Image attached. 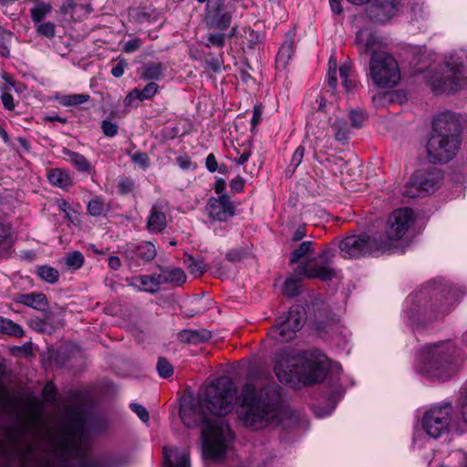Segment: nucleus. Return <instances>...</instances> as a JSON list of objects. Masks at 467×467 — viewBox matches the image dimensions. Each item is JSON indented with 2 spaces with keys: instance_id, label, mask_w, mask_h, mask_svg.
I'll return each mask as SVG.
<instances>
[{
  "instance_id": "1",
  "label": "nucleus",
  "mask_w": 467,
  "mask_h": 467,
  "mask_svg": "<svg viewBox=\"0 0 467 467\" xmlns=\"http://www.w3.org/2000/svg\"><path fill=\"white\" fill-rule=\"evenodd\" d=\"M235 389L232 379L222 377L207 386L202 399L184 402L180 417L189 428L201 426L202 455L218 462L224 458L233 433L223 418L234 409Z\"/></svg>"
},
{
  "instance_id": "2",
  "label": "nucleus",
  "mask_w": 467,
  "mask_h": 467,
  "mask_svg": "<svg viewBox=\"0 0 467 467\" xmlns=\"http://www.w3.org/2000/svg\"><path fill=\"white\" fill-rule=\"evenodd\" d=\"M88 448V431L82 417L73 415L53 451L37 441L7 449L0 446V467H69L70 458H84Z\"/></svg>"
},
{
  "instance_id": "3",
  "label": "nucleus",
  "mask_w": 467,
  "mask_h": 467,
  "mask_svg": "<svg viewBox=\"0 0 467 467\" xmlns=\"http://www.w3.org/2000/svg\"><path fill=\"white\" fill-rule=\"evenodd\" d=\"M241 403L237 409L239 420L248 428L261 430L269 426L290 428L296 423L295 415L282 405L280 389L268 384L257 389L246 383L241 392Z\"/></svg>"
},
{
  "instance_id": "4",
  "label": "nucleus",
  "mask_w": 467,
  "mask_h": 467,
  "mask_svg": "<svg viewBox=\"0 0 467 467\" xmlns=\"http://www.w3.org/2000/svg\"><path fill=\"white\" fill-rule=\"evenodd\" d=\"M435 94H452L464 88L467 79V50L459 49L445 57L435 71L424 76Z\"/></svg>"
},
{
  "instance_id": "5",
  "label": "nucleus",
  "mask_w": 467,
  "mask_h": 467,
  "mask_svg": "<svg viewBox=\"0 0 467 467\" xmlns=\"http://www.w3.org/2000/svg\"><path fill=\"white\" fill-rule=\"evenodd\" d=\"M419 359L428 377L447 380L457 373L462 364L460 349L450 340L424 347Z\"/></svg>"
},
{
  "instance_id": "6",
  "label": "nucleus",
  "mask_w": 467,
  "mask_h": 467,
  "mask_svg": "<svg viewBox=\"0 0 467 467\" xmlns=\"http://www.w3.org/2000/svg\"><path fill=\"white\" fill-rule=\"evenodd\" d=\"M449 289L428 284L410 296L407 314L412 324L421 325L437 319L448 312L452 298Z\"/></svg>"
},
{
  "instance_id": "7",
  "label": "nucleus",
  "mask_w": 467,
  "mask_h": 467,
  "mask_svg": "<svg viewBox=\"0 0 467 467\" xmlns=\"http://www.w3.org/2000/svg\"><path fill=\"white\" fill-rule=\"evenodd\" d=\"M275 372L280 382L298 381L306 386L319 383L327 374L325 357L304 353L296 358L279 359Z\"/></svg>"
},
{
  "instance_id": "8",
  "label": "nucleus",
  "mask_w": 467,
  "mask_h": 467,
  "mask_svg": "<svg viewBox=\"0 0 467 467\" xmlns=\"http://www.w3.org/2000/svg\"><path fill=\"white\" fill-rule=\"evenodd\" d=\"M336 251L333 248L324 249L317 257L306 263L300 264L295 270V275L288 277L283 287V294L287 297H294L299 294L300 276L317 278L321 281H331L336 277V271L332 267Z\"/></svg>"
},
{
  "instance_id": "9",
  "label": "nucleus",
  "mask_w": 467,
  "mask_h": 467,
  "mask_svg": "<svg viewBox=\"0 0 467 467\" xmlns=\"http://www.w3.org/2000/svg\"><path fill=\"white\" fill-rule=\"evenodd\" d=\"M337 246L341 256L346 259L389 252V242H381V234L379 233L351 234L339 241Z\"/></svg>"
},
{
  "instance_id": "10",
  "label": "nucleus",
  "mask_w": 467,
  "mask_h": 467,
  "mask_svg": "<svg viewBox=\"0 0 467 467\" xmlns=\"http://www.w3.org/2000/svg\"><path fill=\"white\" fill-rule=\"evenodd\" d=\"M306 321V312L302 306L290 307L287 313L279 316L275 324L270 328L268 337L277 343L293 340Z\"/></svg>"
},
{
  "instance_id": "11",
  "label": "nucleus",
  "mask_w": 467,
  "mask_h": 467,
  "mask_svg": "<svg viewBox=\"0 0 467 467\" xmlns=\"http://www.w3.org/2000/svg\"><path fill=\"white\" fill-rule=\"evenodd\" d=\"M369 76L379 88L395 87L400 80L398 63L388 52L376 53L370 57Z\"/></svg>"
},
{
  "instance_id": "12",
  "label": "nucleus",
  "mask_w": 467,
  "mask_h": 467,
  "mask_svg": "<svg viewBox=\"0 0 467 467\" xmlns=\"http://www.w3.org/2000/svg\"><path fill=\"white\" fill-rule=\"evenodd\" d=\"M460 138L455 135L432 133L427 142L428 159L432 163H446L457 154Z\"/></svg>"
},
{
  "instance_id": "13",
  "label": "nucleus",
  "mask_w": 467,
  "mask_h": 467,
  "mask_svg": "<svg viewBox=\"0 0 467 467\" xmlns=\"http://www.w3.org/2000/svg\"><path fill=\"white\" fill-rule=\"evenodd\" d=\"M451 413L452 407L450 404L431 408L422 417L423 430L434 439L442 436L449 431Z\"/></svg>"
},
{
  "instance_id": "14",
  "label": "nucleus",
  "mask_w": 467,
  "mask_h": 467,
  "mask_svg": "<svg viewBox=\"0 0 467 467\" xmlns=\"http://www.w3.org/2000/svg\"><path fill=\"white\" fill-rule=\"evenodd\" d=\"M412 222V210L400 208L395 210L389 217L385 234H381V242H389V251L393 242L401 239L409 230Z\"/></svg>"
},
{
  "instance_id": "15",
  "label": "nucleus",
  "mask_w": 467,
  "mask_h": 467,
  "mask_svg": "<svg viewBox=\"0 0 467 467\" xmlns=\"http://www.w3.org/2000/svg\"><path fill=\"white\" fill-rule=\"evenodd\" d=\"M123 255L130 268L139 267L150 261L157 255L155 245L150 242H141L138 244H128Z\"/></svg>"
},
{
  "instance_id": "16",
  "label": "nucleus",
  "mask_w": 467,
  "mask_h": 467,
  "mask_svg": "<svg viewBox=\"0 0 467 467\" xmlns=\"http://www.w3.org/2000/svg\"><path fill=\"white\" fill-rule=\"evenodd\" d=\"M461 122L456 113L445 110L439 113L432 120V133L455 135L460 137Z\"/></svg>"
},
{
  "instance_id": "17",
  "label": "nucleus",
  "mask_w": 467,
  "mask_h": 467,
  "mask_svg": "<svg viewBox=\"0 0 467 467\" xmlns=\"http://www.w3.org/2000/svg\"><path fill=\"white\" fill-rule=\"evenodd\" d=\"M355 43L361 56L376 53H385L382 40L370 29L364 28L356 35Z\"/></svg>"
},
{
  "instance_id": "18",
  "label": "nucleus",
  "mask_w": 467,
  "mask_h": 467,
  "mask_svg": "<svg viewBox=\"0 0 467 467\" xmlns=\"http://www.w3.org/2000/svg\"><path fill=\"white\" fill-rule=\"evenodd\" d=\"M441 179L439 169L431 168L426 171H417L411 179V186L420 192H432Z\"/></svg>"
},
{
  "instance_id": "19",
  "label": "nucleus",
  "mask_w": 467,
  "mask_h": 467,
  "mask_svg": "<svg viewBox=\"0 0 467 467\" xmlns=\"http://www.w3.org/2000/svg\"><path fill=\"white\" fill-rule=\"evenodd\" d=\"M207 210L210 218L224 222L234 214V206L227 194L209 200Z\"/></svg>"
},
{
  "instance_id": "20",
  "label": "nucleus",
  "mask_w": 467,
  "mask_h": 467,
  "mask_svg": "<svg viewBox=\"0 0 467 467\" xmlns=\"http://www.w3.org/2000/svg\"><path fill=\"white\" fill-rule=\"evenodd\" d=\"M399 3L400 0H374L368 7V16L375 22L384 23L396 14Z\"/></svg>"
},
{
  "instance_id": "21",
  "label": "nucleus",
  "mask_w": 467,
  "mask_h": 467,
  "mask_svg": "<svg viewBox=\"0 0 467 467\" xmlns=\"http://www.w3.org/2000/svg\"><path fill=\"white\" fill-rule=\"evenodd\" d=\"M160 274H158V280L160 285H174L181 286L186 282V275L184 271L179 267L174 266H162L158 265Z\"/></svg>"
},
{
  "instance_id": "22",
  "label": "nucleus",
  "mask_w": 467,
  "mask_h": 467,
  "mask_svg": "<svg viewBox=\"0 0 467 467\" xmlns=\"http://www.w3.org/2000/svg\"><path fill=\"white\" fill-rule=\"evenodd\" d=\"M164 467H190V457L186 450L163 447Z\"/></svg>"
},
{
  "instance_id": "23",
  "label": "nucleus",
  "mask_w": 467,
  "mask_h": 467,
  "mask_svg": "<svg viewBox=\"0 0 467 467\" xmlns=\"http://www.w3.org/2000/svg\"><path fill=\"white\" fill-rule=\"evenodd\" d=\"M129 285L139 291H144L150 294L159 292L161 285L158 280V275H143L130 279H127Z\"/></svg>"
},
{
  "instance_id": "24",
  "label": "nucleus",
  "mask_w": 467,
  "mask_h": 467,
  "mask_svg": "<svg viewBox=\"0 0 467 467\" xmlns=\"http://www.w3.org/2000/svg\"><path fill=\"white\" fill-rule=\"evenodd\" d=\"M211 337V332L204 328L183 329L177 335V338L181 343L193 345L207 342Z\"/></svg>"
},
{
  "instance_id": "25",
  "label": "nucleus",
  "mask_w": 467,
  "mask_h": 467,
  "mask_svg": "<svg viewBox=\"0 0 467 467\" xmlns=\"http://www.w3.org/2000/svg\"><path fill=\"white\" fill-rule=\"evenodd\" d=\"M15 301L39 311H44L48 305L47 296L43 293L36 292L19 294Z\"/></svg>"
},
{
  "instance_id": "26",
  "label": "nucleus",
  "mask_w": 467,
  "mask_h": 467,
  "mask_svg": "<svg viewBox=\"0 0 467 467\" xmlns=\"http://www.w3.org/2000/svg\"><path fill=\"white\" fill-rule=\"evenodd\" d=\"M158 84L153 81L148 83L142 89L134 88L127 95L124 100L125 105H130L135 99H140L141 101L150 99L155 96V94L158 91Z\"/></svg>"
},
{
  "instance_id": "27",
  "label": "nucleus",
  "mask_w": 467,
  "mask_h": 467,
  "mask_svg": "<svg viewBox=\"0 0 467 467\" xmlns=\"http://www.w3.org/2000/svg\"><path fill=\"white\" fill-rule=\"evenodd\" d=\"M166 224L165 213L159 205H153L148 219L149 231L151 233H161L166 227Z\"/></svg>"
},
{
  "instance_id": "28",
  "label": "nucleus",
  "mask_w": 467,
  "mask_h": 467,
  "mask_svg": "<svg viewBox=\"0 0 467 467\" xmlns=\"http://www.w3.org/2000/svg\"><path fill=\"white\" fill-rule=\"evenodd\" d=\"M166 69L164 64L161 62H148L140 68V78L143 80L157 81L160 80Z\"/></svg>"
},
{
  "instance_id": "29",
  "label": "nucleus",
  "mask_w": 467,
  "mask_h": 467,
  "mask_svg": "<svg viewBox=\"0 0 467 467\" xmlns=\"http://www.w3.org/2000/svg\"><path fill=\"white\" fill-rule=\"evenodd\" d=\"M129 462L130 458L126 454H113L93 460L91 467H123Z\"/></svg>"
},
{
  "instance_id": "30",
  "label": "nucleus",
  "mask_w": 467,
  "mask_h": 467,
  "mask_svg": "<svg viewBox=\"0 0 467 467\" xmlns=\"http://www.w3.org/2000/svg\"><path fill=\"white\" fill-rule=\"evenodd\" d=\"M327 121H317V118L313 117L306 124V136H313L316 140V144H317L327 136Z\"/></svg>"
},
{
  "instance_id": "31",
  "label": "nucleus",
  "mask_w": 467,
  "mask_h": 467,
  "mask_svg": "<svg viewBox=\"0 0 467 467\" xmlns=\"http://www.w3.org/2000/svg\"><path fill=\"white\" fill-rule=\"evenodd\" d=\"M49 182L61 189H67L72 185V179L67 171L61 169H52L47 175Z\"/></svg>"
},
{
  "instance_id": "32",
  "label": "nucleus",
  "mask_w": 467,
  "mask_h": 467,
  "mask_svg": "<svg viewBox=\"0 0 467 467\" xmlns=\"http://www.w3.org/2000/svg\"><path fill=\"white\" fill-rule=\"evenodd\" d=\"M63 153L78 171L89 172L91 171V165L84 155L67 149H64Z\"/></svg>"
},
{
  "instance_id": "33",
  "label": "nucleus",
  "mask_w": 467,
  "mask_h": 467,
  "mask_svg": "<svg viewBox=\"0 0 467 467\" xmlns=\"http://www.w3.org/2000/svg\"><path fill=\"white\" fill-rule=\"evenodd\" d=\"M294 54L293 39H286L279 48L276 56V64L278 67L285 68Z\"/></svg>"
},
{
  "instance_id": "34",
  "label": "nucleus",
  "mask_w": 467,
  "mask_h": 467,
  "mask_svg": "<svg viewBox=\"0 0 467 467\" xmlns=\"http://www.w3.org/2000/svg\"><path fill=\"white\" fill-rule=\"evenodd\" d=\"M314 243L310 241H305L294 250L291 254L290 264H297L299 261L307 255L314 254Z\"/></svg>"
},
{
  "instance_id": "35",
  "label": "nucleus",
  "mask_w": 467,
  "mask_h": 467,
  "mask_svg": "<svg viewBox=\"0 0 467 467\" xmlns=\"http://www.w3.org/2000/svg\"><path fill=\"white\" fill-rule=\"evenodd\" d=\"M0 333L20 337L24 335V330L18 324L0 317Z\"/></svg>"
},
{
  "instance_id": "36",
  "label": "nucleus",
  "mask_w": 467,
  "mask_h": 467,
  "mask_svg": "<svg viewBox=\"0 0 467 467\" xmlns=\"http://www.w3.org/2000/svg\"><path fill=\"white\" fill-rule=\"evenodd\" d=\"M211 22L219 29H227L232 21V12L228 9H223L209 18Z\"/></svg>"
},
{
  "instance_id": "37",
  "label": "nucleus",
  "mask_w": 467,
  "mask_h": 467,
  "mask_svg": "<svg viewBox=\"0 0 467 467\" xmlns=\"http://www.w3.org/2000/svg\"><path fill=\"white\" fill-rule=\"evenodd\" d=\"M51 11V4L46 2H38L30 10L31 18L35 23H40Z\"/></svg>"
},
{
  "instance_id": "38",
  "label": "nucleus",
  "mask_w": 467,
  "mask_h": 467,
  "mask_svg": "<svg viewBox=\"0 0 467 467\" xmlns=\"http://www.w3.org/2000/svg\"><path fill=\"white\" fill-rule=\"evenodd\" d=\"M332 129L335 131L336 140L346 143L348 139L349 130L348 124L343 119H336L332 124Z\"/></svg>"
},
{
  "instance_id": "39",
  "label": "nucleus",
  "mask_w": 467,
  "mask_h": 467,
  "mask_svg": "<svg viewBox=\"0 0 467 467\" xmlns=\"http://www.w3.org/2000/svg\"><path fill=\"white\" fill-rule=\"evenodd\" d=\"M38 276L45 282L55 284L59 278L58 271L48 265H41L37 267L36 271Z\"/></svg>"
},
{
  "instance_id": "40",
  "label": "nucleus",
  "mask_w": 467,
  "mask_h": 467,
  "mask_svg": "<svg viewBox=\"0 0 467 467\" xmlns=\"http://www.w3.org/2000/svg\"><path fill=\"white\" fill-rule=\"evenodd\" d=\"M184 263L187 265L190 272L193 275H202L206 270V265L202 260L196 261L192 255L186 253L184 254Z\"/></svg>"
},
{
  "instance_id": "41",
  "label": "nucleus",
  "mask_w": 467,
  "mask_h": 467,
  "mask_svg": "<svg viewBox=\"0 0 467 467\" xmlns=\"http://www.w3.org/2000/svg\"><path fill=\"white\" fill-rule=\"evenodd\" d=\"M88 94H72L62 97L60 103L66 107L78 106L89 100Z\"/></svg>"
},
{
  "instance_id": "42",
  "label": "nucleus",
  "mask_w": 467,
  "mask_h": 467,
  "mask_svg": "<svg viewBox=\"0 0 467 467\" xmlns=\"http://www.w3.org/2000/svg\"><path fill=\"white\" fill-rule=\"evenodd\" d=\"M13 34L9 31L0 28V55L8 57L10 55V43Z\"/></svg>"
},
{
  "instance_id": "43",
  "label": "nucleus",
  "mask_w": 467,
  "mask_h": 467,
  "mask_svg": "<svg viewBox=\"0 0 467 467\" xmlns=\"http://www.w3.org/2000/svg\"><path fill=\"white\" fill-rule=\"evenodd\" d=\"M88 211L92 216H99L107 211V204L99 197L88 202Z\"/></svg>"
},
{
  "instance_id": "44",
  "label": "nucleus",
  "mask_w": 467,
  "mask_h": 467,
  "mask_svg": "<svg viewBox=\"0 0 467 467\" xmlns=\"http://www.w3.org/2000/svg\"><path fill=\"white\" fill-rule=\"evenodd\" d=\"M65 262L67 267L79 269L84 264V256L80 252L74 251L66 255Z\"/></svg>"
},
{
  "instance_id": "45",
  "label": "nucleus",
  "mask_w": 467,
  "mask_h": 467,
  "mask_svg": "<svg viewBox=\"0 0 467 467\" xmlns=\"http://www.w3.org/2000/svg\"><path fill=\"white\" fill-rule=\"evenodd\" d=\"M130 16L137 23H145L155 20V16H152L146 8H136L130 13Z\"/></svg>"
},
{
  "instance_id": "46",
  "label": "nucleus",
  "mask_w": 467,
  "mask_h": 467,
  "mask_svg": "<svg viewBox=\"0 0 467 467\" xmlns=\"http://www.w3.org/2000/svg\"><path fill=\"white\" fill-rule=\"evenodd\" d=\"M157 371L161 378H169L173 373L171 364L164 358H159L157 362Z\"/></svg>"
},
{
  "instance_id": "47",
  "label": "nucleus",
  "mask_w": 467,
  "mask_h": 467,
  "mask_svg": "<svg viewBox=\"0 0 467 467\" xmlns=\"http://www.w3.org/2000/svg\"><path fill=\"white\" fill-rule=\"evenodd\" d=\"M43 319L47 324V327H51V333L62 325V319L60 316L52 311L46 312L44 314Z\"/></svg>"
},
{
  "instance_id": "48",
  "label": "nucleus",
  "mask_w": 467,
  "mask_h": 467,
  "mask_svg": "<svg viewBox=\"0 0 467 467\" xmlns=\"http://www.w3.org/2000/svg\"><path fill=\"white\" fill-rule=\"evenodd\" d=\"M36 32L45 37L52 38L56 35V26L52 22L39 23Z\"/></svg>"
},
{
  "instance_id": "49",
  "label": "nucleus",
  "mask_w": 467,
  "mask_h": 467,
  "mask_svg": "<svg viewBox=\"0 0 467 467\" xmlns=\"http://www.w3.org/2000/svg\"><path fill=\"white\" fill-rule=\"evenodd\" d=\"M28 324L29 327L35 331L51 334V327H47L43 317H32L30 318Z\"/></svg>"
},
{
  "instance_id": "50",
  "label": "nucleus",
  "mask_w": 467,
  "mask_h": 467,
  "mask_svg": "<svg viewBox=\"0 0 467 467\" xmlns=\"http://www.w3.org/2000/svg\"><path fill=\"white\" fill-rule=\"evenodd\" d=\"M224 9V0H209L206 5L208 18Z\"/></svg>"
},
{
  "instance_id": "51",
  "label": "nucleus",
  "mask_w": 467,
  "mask_h": 467,
  "mask_svg": "<svg viewBox=\"0 0 467 467\" xmlns=\"http://www.w3.org/2000/svg\"><path fill=\"white\" fill-rule=\"evenodd\" d=\"M349 119L351 126L354 128H360L366 120V115L362 111L353 109L349 112Z\"/></svg>"
},
{
  "instance_id": "52",
  "label": "nucleus",
  "mask_w": 467,
  "mask_h": 467,
  "mask_svg": "<svg viewBox=\"0 0 467 467\" xmlns=\"http://www.w3.org/2000/svg\"><path fill=\"white\" fill-rule=\"evenodd\" d=\"M101 129L105 136L114 137L118 134L119 126L110 120H103L101 123Z\"/></svg>"
},
{
  "instance_id": "53",
  "label": "nucleus",
  "mask_w": 467,
  "mask_h": 467,
  "mask_svg": "<svg viewBox=\"0 0 467 467\" xmlns=\"http://www.w3.org/2000/svg\"><path fill=\"white\" fill-rule=\"evenodd\" d=\"M223 60L217 57H208L204 61L205 68L212 70L214 73L221 71Z\"/></svg>"
},
{
  "instance_id": "54",
  "label": "nucleus",
  "mask_w": 467,
  "mask_h": 467,
  "mask_svg": "<svg viewBox=\"0 0 467 467\" xmlns=\"http://www.w3.org/2000/svg\"><path fill=\"white\" fill-rule=\"evenodd\" d=\"M247 254V250L244 248H236L229 251L226 254V259L232 263H236L244 259Z\"/></svg>"
},
{
  "instance_id": "55",
  "label": "nucleus",
  "mask_w": 467,
  "mask_h": 467,
  "mask_svg": "<svg viewBox=\"0 0 467 467\" xmlns=\"http://www.w3.org/2000/svg\"><path fill=\"white\" fill-rule=\"evenodd\" d=\"M56 387L52 382H47L42 391V396L45 401L47 402H54L56 398Z\"/></svg>"
},
{
  "instance_id": "56",
  "label": "nucleus",
  "mask_w": 467,
  "mask_h": 467,
  "mask_svg": "<svg viewBox=\"0 0 467 467\" xmlns=\"http://www.w3.org/2000/svg\"><path fill=\"white\" fill-rule=\"evenodd\" d=\"M131 160L134 163L138 164L143 169H146L150 165V159L147 153L145 152H136L131 156Z\"/></svg>"
},
{
  "instance_id": "57",
  "label": "nucleus",
  "mask_w": 467,
  "mask_h": 467,
  "mask_svg": "<svg viewBox=\"0 0 467 467\" xmlns=\"http://www.w3.org/2000/svg\"><path fill=\"white\" fill-rule=\"evenodd\" d=\"M304 155H305V147L300 145L296 149V150L292 156V159H291L290 166L293 167V171L296 170L300 165V163L302 162V160L304 158Z\"/></svg>"
},
{
  "instance_id": "58",
  "label": "nucleus",
  "mask_w": 467,
  "mask_h": 467,
  "mask_svg": "<svg viewBox=\"0 0 467 467\" xmlns=\"http://www.w3.org/2000/svg\"><path fill=\"white\" fill-rule=\"evenodd\" d=\"M336 68H337V62H336V60H333L332 58H330L329 59V70H328V73H327V82H328V85L332 88H336L337 80V79Z\"/></svg>"
},
{
  "instance_id": "59",
  "label": "nucleus",
  "mask_w": 467,
  "mask_h": 467,
  "mask_svg": "<svg viewBox=\"0 0 467 467\" xmlns=\"http://www.w3.org/2000/svg\"><path fill=\"white\" fill-rule=\"evenodd\" d=\"M131 410L143 421L147 422L150 420L149 412L145 407L137 403L130 404Z\"/></svg>"
},
{
  "instance_id": "60",
  "label": "nucleus",
  "mask_w": 467,
  "mask_h": 467,
  "mask_svg": "<svg viewBox=\"0 0 467 467\" xmlns=\"http://www.w3.org/2000/svg\"><path fill=\"white\" fill-rule=\"evenodd\" d=\"M128 67V62L125 59H119L117 65L111 69V74L115 78L123 76L125 69Z\"/></svg>"
},
{
  "instance_id": "61",
  "label": "nucleus",
  "mask_w": 467,
  "mask_h": 467,
  "mask_svg": "<svg viewBox=\"0 0 467 467\" xmlns=\"http://www.w3.org/2000/svg\"><path fill=\"white\" fill-rule=\"evenodd\" d=\"M142 42L140 38H134L127 41L123 47L126 53H131L140 48Z\"/></svg>"
},
{
  "instance_id": "62",
  "label": "nucleus",
  "mask_w": 467,
  "mask_h": 467,
  "mask_svg": "<svg viewBox=\"0 0 467 467\" xmlns=\"http://www.w3.org/2000/svg\"><path fill=\"white\" fill-rule=\"evenodd\" d=\"M208 42L210 45L222 47L225 42V36L223 34H211L208 37Z\"/></svg>"
},
{
  "instance_id": "63",
  "label": "nucleus",
  "mask_w": 467,
  "mask_h": 467,
  "mask_svg": "<svg viewBox=\"0 0 467 467\" xmlns=\"http://www.w3.org/2000/svg\"><path fill=\"white\" fill-rule=\"evenodd\" d=\"M3 106L7 110H13L15 109V102L13 96L8 92H3L1 96Z\"/></svg>"
},
{
  "instance_id": "64",
  "label": "nucleus",
  "mask_w": 467,
  "mask_h": 467,
  "mask_svg": "<svg viewBox=\"0 0 467 467\" xmlns=\"http://www.w3.org/2000/svg\"><path fill=\"white\" fill-rule=\"evenodd\" d=\"M244 186V180L241 176H237L230 182V188L234 192H240Z\"/></svg>"
}]
</instances>
